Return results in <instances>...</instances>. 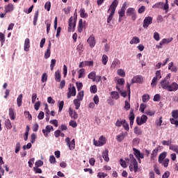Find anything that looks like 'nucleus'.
<instances>
[{"label": "nucleus", "mask_w": 178, "mask_h": 178, "mask_svg": "<svg viewBox=\"0 0 178 178\" xmlns=\"http://www.w3.org/2000/svg\"><path fill=\"white\" fill-rule=\"evenodd\" d=\"M109 150L106 149L105 151L102 152V158L105 161V162H108L109 161Z\"/></svg>", "instance_id": "nucleus-23"}, {"label": "nucleus", "mask_w": 178, "mask_h": 178, "mask_svg": "<svg viewBox=\"0 0 178 178\" xmlns=\"http://www.w3.org/2000/svg\"><path fill=\"white\" fill-rule=\"evenodd\" d=\"M64 105H65V102L61 101V102H58V112H62Z\"/></svg>", "instance_id": "nucleus-52"}, {"label": "nucleus", "mask_w": 178, "mask_h": 178, "mask_svg": "<svg viewBox=\"0 0 178 178\" xmlns=\"http://www.w3.org/2000/svg\"><path fill=\"white\" fill-rule=\"evenodd\" d=\"M22 100H23V94H20V95H19V96L17 99V106H19V107L22 106Z\"/></svg>", "instance_id": "nucleus-30"}, {"label": "nucleus", "mask_w": 178, "mask_h": 178, "mask_svg": "<svg viewBox=\"0 0 178 178\" xmlns=\"http://www.w3.org/2000/svg\"><path fill=\"white\" fill-rule=\"evenodd\" d=\"M106 176H108V175L106 174L105 172L97 173V177H99V178H105L106 177Z\"/></svg>", "instance_id": "nucleus-64"}, {"label": "nucleus", "mask_w": 178, "mask_h": 178, "mask_svg": "<svg viewBox=\"0 0 178 178\" xmlns=\"http://www.w3.org/2000/svg\"><path fill=\"white\" fill-rule=\"evenodd\" d=\"M29 49H30V39L26 38L24 41V51H25V52H29Z\"/></svg>", "instance_id": "nucleus-19"}, {"label": "nucleus", "mask_w": 178, "mask_h": 178, "mask_svg": "<svg viewBox=\"0 0 178 178\" xmlns=\"http://www.w3.org/2000/svg\"><path fill=\"white\" fill-rule=\"evenodd\" d=\"M168 77H170L169 75H168L164 79H163L161 83L160 86L163 90H166L167 91H169V87L170 86V82L169 80H168Z\"/></svg>", "instance_id": "nucleus-5"}, {"label": "nucleus", "mask_w": 178, "mask_h": 178, "mask_svg": "<svg viewBox=\"0 0 178 178\" xmlns=\"http://www.w3.org/2000/svg\"><path fill=\"white\" fill-rule=\"evenodd\" d=\"M83 29H86V22L83 23V19H81L79 21L78 24V33H83Z\"/></svg>", "instance_id": "nucleus-15"}, {"label": "nucleus", "mask_w": 178, "mask_h": 178, "mask_svg": "<svg viewBox=\"0 0 178 178\" xmlns=\"http://www.w3.org/2000/svg\"><path fill=\"white\" fill-rule=\"evenodd\" d=\"M93 144L96 147H102V145H105L106 144V138L104 137V136H100L99 140H93Z\"/></svg>", "instance_id": "nucleus-6"}, {"label": "nucleus", "mask_w": 178, "mask_h": 178, "mask_svg": "<svg viewBox=\"0 0 178 178\" xmlns=\"http://www.w3.org/2000/svg\"><path fill=\"white\" fill-rule=\"evenodd\" d=\"M80 16L83 19H86V18L88 17V14H87L86 13V10L84 8H81Z\"/></svg>", "instance_id": "nucleus-31"}, {"label": "nucleus", "mask_w": 178, "mask_h": 178, "mask_svg": "<svg viewBox=\"0 0 178 178\" xmlns=\"http://www.w3.org/2000/svg\"><path fill=\"white\" fill-rule=\"evenodd\" d=\"M83 98H84V90L80 91L76 96V99L79 101H83Z\"/></svg>", "instance_id": "nucleus-34"}, {"label": "nucleus", "mask_w": 178, "mask_h": 178, "mask_svg": "<svg viewBox=\"0 0 178 178\" xmlns=\"http://www.w3.org/2000/svg\"><path fill=\"white\" fill-rule=\"evenodd\" d=\"M147 120H148V117L145 115H143L140 118H136V123L138 126H141V124H144V123H147Z\"/></svg>", "instance_id": "nucleus-9"}, {"label": "nucleus", "mask_w": 178, "mask_h": 178, "mask_svg": "<svg viewBox=\"0 0 178 178\" xmlns=\"http://www.w3.org/2000/svg\"><path fill=\"white\" fill-rule=\"evenodd\" d=\"M118 5H119V1L118 0H114L111 4L108 10V12L111 13L107 19V23H111V22H112V19H113V15H115V12L116 10V8H118Z\"/></svg>", "instance_id": "nucleus-2"}, {"label": "nucleus", "mask_w": 178, "mask_h": 178, "mask_svg": "<svg viewBox=\"0 0 178 178\" xmlns=\"http://www.w3.org/2000/svg\"><path fill=\"white\" fill-rule=\"evenodd\" d=\"M0 42L1 43V45H3V44H5V35L2 32H0Z\"/></svg>", "instance_id": "nucleus-46"}, {"label": "nucleus", "mask_w": 178, "mask_h": 178, "mask_svg": "<svg viewBox=\"0 0 178 178\" xmlns=\"http://www.w3.org/2000/svg\"><path fill=\"white\" fill-rule=\"evenodd\" d=\"M95 76L96 74L95 72H90L88 75V79H90V80H92V81H95Z\"/></svg>", "instance_id": "nucleus-42"}, {"label": "nucleus", "mask_w": 178, "mask_h": 178, "mask_svg": "<svg viewBox=\"0 0 178 178\" xmlns=\"http://www.w3.org/2000/svg\"><path fill=\"white\" fill-rule=\"evenodd\" d=\"M172 118L174 119H178V110H173L171 113Z\"/></svg>", "instance_id": "nucleus-44"}, {"label": "nucleus", "mask_w": 178, "mask_h": 178, "mask_svg": "<svg viewBox=\"0 0 178 178\" xmlns=\"http://www.w3.org/2000/svg\"><path fill=\"white\" fill-rule=\"evenodd\" d=\"M69 115L72 119H78L79 118V114H77V112L74 110H72V108H69Z\"/></svg>", "instance_id": "nucleus-16"}, {"label": "nucleus", "mask_w": 178, "mask_h": 178, "mask_svg": "<svg viewBox=\"0 0 178 178\" xmlns=\"http://www.w3.org/2000/svg\"><path fill=\"white\" fill-rule=\"evenodd\" d=\"M5 126L8 130H10V129H12V122H10V120L7 119L5 121Z\"/></svg>", "instance_id": "nucleus-33"}, {"label": "nucleus", "mask_w": 178, "mask_h": 178, "mask_svg": "<svg viewBox=\"0 0 178 178\" xmlns=\"http://www.w3.org/2000/svg\"><path fill=\"white\" fill-rule=\"evenodd\" d=\"M65 143L69 147V149L70 151H73L76 149V140L72 139V141L70 142V138H65Z\"/></svg>", "instance_id": "nucleus-7"}, {"label": "nucleus", "mask_w": 178, "mask_h": 178, "mask_svg": "<svg viewBox=\"0 0 178 178\" xmlns=\"http://www.w3.org/2000/svg\"><path fill=\"white\" fill-rule=\"evenodd\" d=\"M90 92L95 94L97 92V86L94 85L90 86Z\"/></svg>", "instance_id": "nucleus-62"}, {"label": "nucleus", "mask_w": 178, "mask_h": 178, "mask_svg": "<svg viewBox=\"0 0 178 178\" xmlns=\"http://www.w3.org/2000/svg\"><path fill=\"white\" fill-rule=\"evenodd\" d=\"M55 80L57 83H59L60 81V79H62V76L60 75V71L57 70L55 72L54 74Z\"/></svg>", "instance_id": "nucleus-26"}, {"label": "nucleus", "mask_w": 178, "mask_h": 178, "mask_svg": "<svg viewBox=\"0 0 178 178\" xmlns=\"http://www.w3.org/2000/svg\"><path fill=\"white\" fill-rule=\"evenodd\" d=\"M127 163L129 164V170L131 172H134V173H137V172L140 171V168H138V163L136 158H134V155L129 154V158L127 159Z\"/></svg>", "instance_id": "nucleus-1"}, {"label": "nucleus", "mask_w": 178, "mask_h": 178, "mask_svg": "<svg viewBox=\"0 0 178 178\" xmlns=\"http://www.w3.org/2000/svg\"><path fill=\"white\" fill-rule=\"evenodd\" d=\"M168 70H171V72L176 73V72H177V67L175 65L173 62H171L168 64Z\"/></svg>", "instance_id": "nucleus-25"}, {"label": "nucleus", "mask_w": 178, "mask_h": 178, "mask_svg": "<svg viewBox=\"0 0 178 178\" xmlns=\"http://www.w3.org/2000/svg\"><path fill=\"white\" fill-rule=\"evenodd\" d=\"M134 109H131L129 113V120H134Z\"/></svg>", "instance_id": "nucleus-54"}, {"label": "nucleus", "mask_w": 178, "mask_h": 178, "mask_svg": "<svg viewBox=\"0 0 178 178\" xmlns=\"http://www.w3.org/2000/svg\"><path fill=\"white\" fill-rule=\"evenodd\" d=\"M72 97H76V87H72V85H70L67 92V98L70 99Z\"/></svg>", "instance_id": "nucleus-10"}, {"label": "nucleus", "mask_w": 178, "mask_h": 178, "mask_svg": "<svg viewBox=\"0 0 178 178\" xmlns=\"http://www.w3.org/2000/svg\"><path fill=\"white\" fill-rule=\"evenodd\" d=\"M48 80V75H47V73H44L42 76L41 81L42 83H45Z\"/></svg>", "instance_id": "nucleus-57"}, {"label": "nucleus", "mask_w": 178, "mask_h": 178, "mask_svg": "<svg viewBox=\"0 0 178 178\" xmlns=\"http://www.w3.org/2000/svg\"><path fill=\"white\" fill-rule=\"evenodd\" d=\"M167 155L168 152H163L159 156L158 162L161 164L162 166H164V168H168L169 166V162L170 161L169 159H166Z\"/></svg>", "instance_id": "nucleus-3"}, {"label": "nucleus", "mask_w": 178, "mask_h": 178, "mask_svg": "<svg viewBox=\"0 0 178 178\" xmlns=\"http://www.w3.org/2000/svg\"><path fill=\"white\" fill-rule=\"evenodd\" d=\"M69 124L70 126H71V127H73L74 129H76V127H77V122H76V121L74 120H71Z\"/></svg>", "instance_id": "nucleus-59"}, {"label": "nucleus", "mask_w": 178, "mask_h": 178, "mask_svg": "<svg viewBox=\"0 0 178 178\" xmlns=\"http://www.w3.org/2000/svg\"><path fill=\"white\" fill-rule=\"evenodd\" d=\"M80 101L77 99H74V104L75 105V109L78 110L80 108Z\"/></svg>", "instance_id": "nucleus-40"}, {"label": "nucleus", "mask_w": 178, "mask_h": 178, "mask_svg": "<svg viewBox=\"0 0 178 178\" xmlns=\"http://www.w3.org/2000/svg\"><path fill=\"white\" fill-rule=\"evenodd\" d=\"M76 86L78 91H80L83 88V83L76 82Z\"/></svg>", "instance_id": "nucleus-60"}, {"label": "nucleus", "mask_w": 178, "mask_h": 178, "mask_svg": "<svg viewBox=\"0 0 178 178\" xmlns=\"http://www.w3.org/2000/svg\"><path fill=\"white\" fill-rule=\"evenodd\" d=\"M49 162L52 165L56 163V159H55V156H54V155L50 156V157H49Z\"/></svg>", "instance_id": "nucleus-53"}, {"label": "nucleus", "mask_w": 178, "mask_h": 178, "mask_svg": "<svg viewBox=\"0 0 178 178\" xmlns=\"http://www.w3.org/2000/svg\"><path fill=\"white\" fill-rule=\"evenodd\" d=\"M15 9V6L12 3H8L7 6L5 7V13H9L10 12H13V10Z\"/></svg>", "instance_id": "nucleus-18"}, {"label": "nucleus", "mask_w": 178, "mask_h": 178, "mask_svg": "<svg viewBox=\"0 0 178 178\" xmlns=\"http://www.w3.org/2000/svg\"><path fill=\"white\" fill-rule=\"evenodd\" d=\"M170 122L171 124H175L176 127H178V119L177 118H170Z\"/></svg>", "instance_id": "nucleus-41"}, {"label": "nucleus", "mask_w": 178, "mask_h": 178, "mask_svg": "<svg viewBox=\"0 0 178 178\" xmlns=\"http://www.w3.org/2000/svg\"><path fill=\"white\" fill-rule=\"evenodd\" d=\"M52 130V131H54V127L51 126V125H47L45 127V129H42V133L44 136V137H48V134H49V133L51 132V131Z\"/></svg>", "instance_id": "nucleus-13"}, {"label": "nucleus", "mask_w": 178, "mask_h": 178, "mask_svg": "<svg viewBox=\"0 0 178 178\" xmlns=\"http://www.w3.org/2000/svg\"><path fill=\"white\" fill-rule=\"evenodd\" d=\"M149 24H152V17H146L143 20V29H148Z\"/></svg>", "instance_id": "nucleus-11"}, {"label": "nucleus", "mask_w": 178, "mask_h": 178, "mask_svg": "<svg viewBox=\"0 0 178 178\" xmlns=\"http://www.w3.org/2000/svg\"><path fill=\"white\" fill-rule=\"evenodd\" d=\"M124 122H125V120H122V121L118 120L117 122H115V126L117 127H122V126H123Z\"/></svg>", "instance_id": "nucleus-51"}, {"label": "nucleus", "mask_w": 178, "mask_h": 178, "mask_svg": "<svg viewBox=\"0 0 178 178\" xmlns=\"http://www.w3.org/2000/svg\"><path fill=\"white\" fill-rule=\"evenodd\" d=\"M154 78L157 79V80H161V79H162V76L161 75V70H157L156 72V76Z\"/></svg>", "instance_id": "nucleus-55"}, {"label": "nucleus", "mask_w": 178, "mask_h": 178, "mask_svg": "<svg viewBox=\"0 0 178 178\" xmlns=\"http://www.w3.org/2000/svg\"><path fill=\"white\" fill-rule=\"evenodd\" d=\"M9 117L11 120H15V111H13V108H9Z\"/></svg>", "instance_id": "nucleus-35"}, {"label": "nucleus", "mask_w": 178, "mask_h": 178, "mask_svg": "<svg viewBox=\"0 0 178 178\" xmlns=\"http://www.w3.org/2000/svg\"><path fill=\"white\" fill-rule=\"evenodd\" d=\"M146 108H147V104H141L139 108L140 112H142V113H144Z\"/></svg>", "instance_id": "nucleus-47"}, {"label": "nucleus", "mask_w": 178, "mask_h": 178, "mask_svg": "<svg viewBox=\"0 0 178 178\" xmlns=\"http://www.w3.org/2000/svg\"><path fill=\"white\" fill-rule=\"evenodd\" d=\"M159 79H157L156 78L154 77L152 80L151 86L152 88L155 87L156 84H158V81Z\"/></svg>", "instance_id": "nucleus-50"}, {"label": "nucleus", "mask_w": 178, "mask_h": 178, "mask_svg": "<svg viewBox=\"0 0 178 178\" xmlns=\"http://www.w3.org/2000/svg\"><path fill=\"white\" fill-rule=\"evenodd\" d=\"M111 98L113 99H119L120 98V95H119V92L116 91H113L111 92Z\"/></svg>", "instance_id": "nucleus-29"}, {"label": "nucleus", "mask_w": 178, "mask_h": 178, "mask_svg": "<svg viewBox=\"0 0 178 178\" xmlns=\"http://www.w3.org/2000/svg\"><path fill=\"white\" fill-rule=\"evenodd\" d=\"M120 163L122 168H127V164L126 163V161H124L122 159H120Z\"/></svg>", "instance_id": "nucleus-61"}, {"label": "nucleus", "mask_w": 178, "mask_h": 178, "mask_svg": "<svg viewBox=\"0 0 178 178\" xmlns=\"http://www.w3.org/2000/svg\"><path fill=\"white\" fill-rule=\"evenodd\" d=\"M117 73L118 76H120V77H126V72H124V70L119 69L118 70Z\"/></svg>", "instance_id": "nucleus-37"}, {"label": "nucleus", "mask_w": 178, "mask_h": 178, "mask_svg": "<svg viewBox=\"0 0 178 178\" xmlns=\"http://www.w3.org/2000/svg\"><path fill=\"white\" fill-rule=\"evenodd\" d=\"M172 41H173V38H164L160 42L159 45H165V44H169Z\"/></svg>", "instance_id": "nucleus-24"}, {"label": "nucleus", "mask_w": 178, "mask_h": 178, "mask_svg": "<svg viewBox=\"0 0 178 178\" xmlns=\"http://www.w3.org/2000/svg\"><path fill=\"white\" fill-rule=\"evenodd\" d=\"M153 38L156 41H159V40H161V36H160V35H159V33L158 32H154V35H153Z\"/></svg>", "instance_id": "nucleus-48"}, {"label": "nucleus", "mask_w": 178, "mask_h": 178, "mask_svg": "<svg viewBox=\"0 0 178 178\" xmlns=\"http://www.w3.org/2000/svg\"><path fill=\"white\" fill-rule=\"evenodd\" d=\"M142 101L143 102H148L149 101V95H143L142 96Z\"/></svg>", "instance_id": "nucleus-45"}, {"label": "nucleus", "mask_w": 178, "mask_h": 178, "mask_svg": "<svg viewBox=\"0 0 178 178\" xmlns=\"http://www.w3.org/2000/svg\"><path fill=\"white\" fill-rule=\"evenodd\" d=\"M127 136V132L120 134L116 136V140L118 143H122L124 140V137Z\"/></svg>", "instance_id": "nucleus-22"}, {"label": "nucleus", "mask_w": 178, "mask_h": 178, "mask_svg": "<svg viewBox=\"0 0 178 178\" xmlns=\"http://www.w3.org/2000/svg\"><path fill=\"white\" fill-rule=\"evenodd\" d=\"M178 90V84L176 82H173L171 85H170L168 88V91L172 92V91H177Z\"/></svg>", "instance_id": "nucleus-21"}, {"label": "nucleus", "mask_w": 178, "mask_h": 178, "mask_svg": "<svg viewBox=\"0 0 178 178\" xmlns=\"http://www.w3.org/2000/svg\"><path fill=\"white\" fill-rule=\"evenodd\" d=\"M124 109L126 110V111H129V109H130V108H131V106H130V103L129 102H127V101H125V102H124Z\"/></svg>", "instance_id": "nucleus-63"}, {"label": "nucleus", "mask_w": 178, "mask_h": 178, "mask_svg": "<svg viewBox=\"0 0 178 178\" xmlns=\"http://www.w3.org/2000/svg\"><path fill=\"white\" fill-rule=\"evenodd\" d=\"M129 44H131V45H133V44H140V38L137 36H134L129 42Z\"/></svg>", "instance_id": "nucleus-28"}, {"label": "nucleus", "mask_w": 178, "mask_h": 178, "mask_svg": "<svg viewBox=\"0 0 178 178\" xmlns=\"http://www.w3.org/2000/svg\"><path fill=\"white\" fill-rule=\"evenodd\" d=\"M127 15L131 16V19L134 22H136L137 19V13H136V10L133 8H129L127 10Z\"/></svg>", "instance_id": "nucleus-8"}, {"label": "nucleus", "mask_w": 178, "mask_h": 178, "mask_svg": "<svg viewBox=\"0 0 178 178\" xmlns=\"http://www.w3.org/2000/svg\"><path fill=\"white\" fill-rule=\"evenodd\" d=\"M51 45H52V44L51 43V41L49 40L47 49L44 53V58L45 59H48V58H49V56H51Z\"/></svg>", "instance_id": "nucleus-17"}, {"label": "nucleus", "mask_w": 178, "mask_h": 178, "mask_svg": "<svg viewBox=\"0 0 178 178\" xmlns=\"http://www.w3.org/2000/svg\"><path fill=\"white\" fill-rule=\"evenodd\" d=\"M74 30H76V19H73V17H71L68 21V32L72 33Z\"/></svg>", "instance_id": "nucleus-4"}, {"label": "nucleus", "mask_w": 178, "mask_h": 178, "mask_svg": "<svg viewBox=\"0 0 178 178\" xmlns=\"http://www.w3.org/2000/svg\"><path fill=\"white\" fill-rule=\"evenodd\" d=\"M44 9H46L47 12H49V10H51V1H47L45 3Z\"/></svg>", "instance_id": "nucleus-49"}, {"label": "nucleus", "mask_w": 178, "mask_h": 178, "mask_svg": "<svg viewBox=\"0 0 178 178\" xmlns=\"http://www.w3.org/2000/svg\"><path fill=\"white\" fill-rule=\"evenodd\" d=\"M38 11H36L33 17V26H37V20H38Z\"/></svg>", "instance_id": "nucleus-43"}, {"label": "nucleus", "mask_w": 178, "mask_h": 178, "mask_svg": "<svg viewBox=\"0 0 178 178\" xmlns=\"http://www.w3.org/2000/svg\"><path fill=\"white\" fill-rule=\"evenodd\" d=\"M159 151V149L158 148H156L152 151L151 159H154V158H156Z\"/></svg>", "instance_id": "nucleus-38"}, {"label": "nucleus", "mask_w": 178, "mask_h": 178, "mask_svg": "<svg viewBox=\"0 0 178 178\" xmlns=\"http://www.w3.org/2000/svg\"><path fill=\"white\" fill-rule=\"evenodd\" d=\"M102 63L103 65H106V63H108V56L105 54L102 56Z\"/></svg>", "instance_id": "nucleus-58"}, {"label": "nucleus", "mask_w": 178, "mask_h": 178, "mask_svg": "<svg viewBox=\"0 0 178 178\" xmlns=\"http://www.w3.org/2000/svg\"><path fill=\"white\" fill-rule=\"evenodd\" d=\"M164 3L163 2H159L152 6L154 9H163Z\"/></svg>", "instance_id": "nucleus-27"}, {"label": "nucleus", "mask_w": 178, "mask_h": 178, "mask_svg": "<svg viewBox=\"0 0 178 178\" xmlns=\"http://www.w3.org/2000/svg\"><path fill=\"white\" fill-rule=\"evenodd\" d=\"M120 67V60H119V59L115 58L111 66V69H116V67Z\"/></svg>", "instance_id": "nucleus-20"}, {"label": "nucleus", "mask_w": 178, "mask_h": 178, "mask_svg": "<svg viewBox=\"0 0 178 178\" xmlns=\"http://www.w3.org/2000/svg\"><path fill=\"white\" fill-rule=\"evenodd\" d=\"M78 73H79L78 78L83 79V77H85V76H86V70L81 69L79 70Z\"/></svg>", "instance_id": "nucleus-32"}, {"label": "nucleus", "mask_w": 178, "mask_h": 178, "mask_svg": "<svg viewBox=\"0 0 178 178\" xmlns=\"http://www.w3.org/2000/svg\"><path fill=\"white\" fill-rule=\"evenodd\" d=\"M169 149L173 151L174 152H176V154H178V145H170Z\"/></svg>", "instance_id": "nucleus-36"}, {"label": "nucleus", "mask_w": 178, "mask_h": 178, "mask_svg": "<svg viewBox=\"0 0 178 178\" xmlns=\"http://www.w3.org/2000/svg\"><path fill=\"white\" fill-rule=\"evenodd\" d=\"M134 131L135 134H137V136H141V134H143V131H141V129L138 128V127L134 128Z\"/></svg>", "instance_id": "nucleus-39"}, {"label": "nucleus", "mask_w": 178, "mask_h": 178, "mask_svg": "<svg viewBox=\"0 0 178 178\" xmlns=\"http://www.w3.org/2000/svg\"><path fill=\"white\" fill-rule=\"evenodd\" d=\"M144 81V79H143V76L138 75L136 76H134V78L131 79V84H134L135 83H143Z\"/></svg>", "instance_id": "nucleus-14"}, {"label": "nucleus", "mask_w": 178, "mask_h": 178, "mask_svg": "<svg viewBox=\"0 0 178 178\" xmlns=\"http://www.w3.org/2000/svg\"><path fill=\"white\" fill-rule=\"evenodd\" d=\"M87 42L89 44V47L90 48H94L95 47V44H97V41L95 40V37L94 35H91L88 39L87 40Z\"/></svg>", "instance_id": "nucleus-12"}, {"label": "nucleus", "mask_w": 178, "mask_h": 178, "mask_svg": "<svg viewBox=\"0 0 178 178\" xmlns=\"http://www.w3.org/2000/svg\"><path fill=\"white\" fill-rule=\"evenodd\" d=\"M44 165V162L41 160H39L35 163V168H40V166H42Z\"/></svg>", "instance_id": "nucleus-56"}]
</instances>
